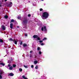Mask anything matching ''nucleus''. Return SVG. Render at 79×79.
<instances>
[{
    "label": "nucleus",
    "instance_id": "35",
    "mask_svg": "<svg viewBox=\"0 0 79 79\" xmlns=\"http://www.w3.org/2000/svg\"><path fill=\"white\" fill-rule=\"evenodd\" d=\"M28 17H30V16H31V15L30 14H29L28 15Z\"/></svg>",
    "mask_w": 79,
    "mask_h": 79
},
{
    "label": "nucleus",
    "instance_id": "38",
    "mask_svg": "<svg viewBox=\"0 0 79 79\" xmlns=\"http://www.w3.org/2000/svg\"><path fill=\"white\" fill-rule=\"evenodd\" d=\"M0 7L2 6L1 5H0Z\"/></svg>",
    "mask_w": 79,
    "mask_h": 79
},
{
    "label": "nucleus",
    "instance_id": "5",
    "mask_svg": "<svg viewBox=\"0 0 79 79\" xmlns=\"http://www.w3.org/2000/svg\"><path fill=\"white\" fill-rule=\"evenodd\" d=\"M44 31H47V29H46V27H45V26L44 27H42L41 30L42 31H44Z\"/></svg>",
    "mask_w": 79,
    "mask_h": 79
},
{
    "label": "nucleus",
    "instance_id": "22",
    "mask_svg": "<svg viewBox=\"0 0 79 79\" xmlns=\"http://www.w3.org/2000/svg\"><path fill=\"white\" fill-rule=\"evenodd\" d=\"M35 69H38V66L37 65H36L35 67Z\"/></svg>",
    "mask_w": 79,
    "mask_h": 79
},
{
    "label": "nucleus",
    "instance_id": "8",
    "mask_svg": "<svg viewBox=\"0 0 79 79\" xmlns=\"http://www.w3.org/2000/svg\"><path fill=\"white\" fill-rule=\"evenodd\" d=\"M13 23H11L10 24V28H11V29H12V28H13Z\"/></svg>",
    "mask_w": 79,
    "mask_h": 79
},
{
    "label": "nucleus",
    "instance_id": "39",
    "mask_svg": "<svg viewBox=\"0 0 79 79\" xmlns=\"http://www.w3.org/2000/svg\"><path fill=\"white\" fill-rule=\"evenodd\" d=\"M17 27L18 28H19V26H17Z\"/></svg>",
    "mask_w": 79,
    "mask_h": 79
},
{
    "label": "nucleus",
    "instance_id": "16",
    "mask_svg": "<svg viewBox=\"0 0 79 79\" xmlns=\"http://www.w3.org/2000/svg\"><path fill=\"white\" fill-rule=\"evenodd\" d=\"M0 64H1V65H3V66H5V64H4V63H0Z\"/></svg>",
    "mask_w": 79,
    "mask_h": 79
},
{
    "label": "nucleus",
    "instance_id": "34",
    "mask_svg": "<svg viewBox=\"0 0 79 79\" xmlns=\"http://www.w3.org/2000/svg\"><path fill=\"white\" fill-rule=\"evenodd\" d=\"M42 10H43V9L42 8L40 9V11H42Z\"/></svg>",
    "mask_w": 79,
    "mask_h": 79
},
{
    "label": "nucleus",
    "instance_id": "23",
    "mask_svg": "<svg viewBox=\"0 0 79 79\" xmlns=\"http://www.w3.org/2000/svg\"><path fill=\"white\" fill-rule=\"evenodd\" d=\"M4 18L6 19L8 18V16L6 15L4 16Z\"/></svg>",
    "mask_w": 79,
    "mask_h": 79
},
{
    "label": "nucleus",
    "instance_id": "19",
    "mask_svg": "<svg viewBox=\"0 0 79 79\" xmlns=\"http://www.w3.org/2000/svg\"><path fill=\"white\" fill-rule=\"evenodd\" d=\"M27 44H23V47H26L27 46Z\"/></svg>",
    "mask_w": 79,
    "mask_h": 79
},
{
    "label": "nucleus",
    "instance_id": "13",
    "mask_svg": "<svg viewBox=\"0 0 79 79\" xmlns=\"http://www.w3.org/2000/svg\"><path fill=\"white\" fill-rule=\"evenodd\" d=\"M3 73V71H2L0 72V74L1 75Z\"/></svg>",
    "mask_w": 79,
    "mask_h": 79
},
{
    "label": "nucleus",
    "instance_id": "40",
    "mask_svg": "<svg viewBox=\"0 0 79 79\" xmlns=\"http://www.w3.org/2000/svg\"><path fill=\"white\" fill-rule=\"evenodd\" d=\"M25 79H27V78H26Z\"/></svg>",
    "mask_w": 79,
    "mask_h": 79
},
{
    "label": "nucleus",
    "instance_id": "26",
    "mask_svg": "<svg viewBox=\"0 0 79 79\" xmlns=\"http://www.w3.org/2000/svg\"><path fill=\"white\" fill-rule=\"evenodd\" d=\"M41 53H42V52H41V51H40V52H39V54L40 55H41Z\"/></svg>",
    "mask_w": 79,
    "mask_h": 79
},
{
    "label": "nucleus",
    "instance_id": "10",
    "mask_svg": "<svg viewBox=\"0 0 79 79\" xmlns=\"http://www.w3.org/2000/svg\"><path fill=\"white\" fill-rule=\"evenodd\" d=\"M18 41H16V40H15L14 41L15 44H16V45H17V42H18Z\"/></svg>",
    "mask_w": 79,
    "mask_h": 79
},
{
    "label": "nucleus",
    "instance_id": "42",
    "mask_svg": "<svg viewBox=\"0 0 79 79\" xmlns=\"http://www.w3.org/2000/svg\"><path fill=\"white\" fill-rule=\"evenodd\" d=\"M11 60V61H13V60Z\"/></svg>",
    "mask_w": 79,
    "mask_h": 79
},
{
    "label": "nucleus",
    "instance_id": "27",
    "mask_svg": "<svg viewBox=\"0 0 79 79\" xmlns=\"http://www.w3.org/2000/svg\"><path fill=\"white\" fill-rule=\"evenodd\" d=\"M2 79V75H0V79Z\"/></svg>",
    "mask_w": 79,
    "mask_h": 79
},
{
    "label": "nucleus",
    "instance_id": "21",
    "mask_svg": "<svg viewBox=\"0 0 79 79\" xmlns=\"http://www.w3.org/2000/svg\"><path fill=\"white\" fill-rule=\"evenodd\" d=\"M22 77H23V78L24 79H25L26 78V77H25V76H24V75L22 76Z\"/></svg>",
    "mask_w": 79,
    "mask_h": 79
},
{
    "label": "nucleus",
    "instance_id": "31",
    "mask_svg": "<svg viewBox=\"0 0 79 79\" xmlns=\"http://www.w3.org/2000/svg\"><path fill=\"white\" fill-rule=\"evenodd\" d=\"M25 36H27V34H26V33H25Z\"/></svg>",
    "mask_w": 79,
    "mask_h": 79
},
{
    "label": "nucleus",
    "instance_id": "2",
    "mask_svg": "<svg viewBox=\"0 0 79 79\" xmlns=\"http://www.w3.org/2000/svg\"><path fill=\"white\" fill-rule=\"evenodd\" d=\"M27 19H25L22 22V24L23 25H26L27 24Z\"/></svg>",
    "mask_w": 79,
    "mask_h": 79
},
{
    "label": "nucleus",
    "instance_id": "1",
    "mask_svg": "<svg viewBox=\"0 0 79 79\" xmlns=\"http://www.w3.org/2000/svg\"><path fill=\"white\" fill-rule=\"evenodd\" d=\"M48 14L47 12H44L43 14V15L42 18L43 19H45L48 18Z\"/></svg>",
    "mask_w": 79,
    "mask_h": 79
},
{
    "label": "nucleus",
    "instance_id": "7",
    "mask_svg": "<svg viewBox=\"0 0 79 79\" xmlns=\"http://www.w3.org/2000/svg\"><path fill=\"white\" fill-rule=\"evenodd\" d=\"M2 28L3 29V30H5V27L3 25L2 26Z\"/></svg>",
    "mask_w": 79,
    "mask_h": 79
},
{
    "label": "nucleus",
    "instance_id": "32",
    "mask_svg": "<svg viewBox=\"0 0 79 79\" xmlns=\"http://www.w3.org/2000/svg\"><path fill=\"white\" fill-rule=\"evenodd\" d=\"M43 42V41L40 40L39 41V42H40V43H41V42Z\"/></svg>",
    "mask_w": 79,
    "mask_h": 79
},
{
    "label": "nucleus",
    "instance_id": "30",
    "mask_svg": "<svg viewBox=\"0 0 79 79\" xmlns=\"http://www.w3.org/2000/svg\"><path fill=\"white\" fill-rule=\"evenodd\" d=\"M40 47H38V48H37L38 50H40Z\"/></svg>",
    "mask_w": 79,
    "mask_h": 79
},
{
    "label": "nucleus",
    "instance_id": "12",
    "mask_svg": "<svg viewBox=\"0 0 79 79\" xmlns=\"http://www.w3.org/2000/svg\"><path fill=\"white\" fill-rule=\"evenodd\" d=\"M7 63H9V64H10V63H11V60H8Z\"/></svg>",
    "mask_w": 79,
    "mask_h": 79
},
{
    "label": "nucleus",
    "instance_id": "36",
    "mask_svg": "<svg viewBox=\"0 0 79 79\" xmlns=\"http://www.w3.org/2000/svg\"><path fill=\"white\" fill-rule=\"evenodd\" d=\"M41 45H44V44L43 43H42L41 44Z\"/></svg>",
    "mask_w": 79,
    "mask_h": 79
},
{
    "label": "nucleus",
    "instance_id": "17",
    "mask_svg": "<svg viewBox=\"0 0 79 79\" xmlns=\"http://www.w3.org/2000/svg\"><path fill=\"white\" fill-rule=\"evenodd\" d=\"M24 67L25 68H28V66H27V65H24Z\"/></svg>",
    "mask_w": 79,
    "mask_h": 79
},
{
    "label": "nucleus",
    "instance_id": "20",
    "mask_svg": "<svg viewBox=\"0 0 79 79\" xmlns=\"http://www.w3.org/2000/svg\"><path fill=\"white\" fill-rule=\"evenodd\" d=\"M0 42H3V41L2 39H0Z\"/></svg>",
    "mask_w": 79,
    "mask_h": 79
},
{
    "label": "nucleus",
    "instance_id": "41",
    "mask_svg": "<svg viewBox=\"0 0 79 79\" xmlns=\"http://www.w3.org/2000/svg\"><path fill=\"white\" fill-rule=\"evenodd\" d=\"M42 0V1H43L44 0Z\"/></svg>",
    "mask_w": 79,
    "mask_h": 79
},
{
    "label": "nucleus",
    "instance_id": "29",
    "mask_svg": "<svg viewBox=\"0 0 79 79\" xmlns=\"http://www.w3.org/2000/svg\"><path fill=\"white\" fill-rule=\"evenodd\" d=\"M9 40H10L11 41H13V40L11 38H10L9 39Z\"/></svg>",
    "mask_w": 79,
    "mask_h": 79
},
{
    "label": "nucleus",
    "instance_id": "4",
    "mask_svg": "<svg viewBox=\"0 0 79 79\" xmlns=\"http://www.w3.org/2000/svg\"><path fill=\"white\" fill-rule=\"evenodd\" d=\"M8 67H9V69L10 70H12V69H13V67L10 64H8V65L7 67V68H8Z\"/></svg>",
    "mask_w": 79,
    "mask_h": 79
},
{
    "label": "nucleus",
    "instance_id": "28",
    "mask_svg": "<svg viewBox=\"0 0 79 79\" xmlns=\"http://www.w3.org/2000/svg\"><path fill=\"white\" fill-rule=\"evenodd\" d=\"M22 44H23V42H21L20 43V45H22Z\"/></svg>",
    "mask_w": 79,
    "mask_h": 79
},
{
    "label": "nucleus",
    "instance_id": "14",
    "mask_svg": "<svg viewBox=\"0 0 79 79\" xmlns=\"http://www.w3.org/2000/svg\"><path fill=\"white\" fill-rule=\"evenodd\" d=\"M19 16L18 17V19H21V15H19Z\"/></svg>",
    "mask_w": 79,
    "mask_h": 79
},
{
    "label": "nucleus",
    "instance_id": "25",
    "mask_svg": "<svg viewBox=\"0 0 79 79\" xmlns=\"http://www.w3.org/2000/svg\"><path fill=\"white\" fill-rule=\"evenodd\" d=\"M16 65L15 64H13V67H14V68H15V67H16Z\"/></svg>",
    "mask_w": 79,
    "mask_h": 79
},
{
    "label": "nucleus",
    "instance_id": "15",
    "mask_svg": "<svg viewBox=\"0 0 79 79\" xmlns=\"http://www.w3.org/2000/svg\"><path fill=\"white\" fill-rule=\"evenodd\" d=\"M10 22H11V23H13L15 22V20L13 19H12L11 20Z\"/></svg>",
    "mask_w": 79,
    "mask_h": 79
},
{
    "label": "nucleus",
    "instance_id": "11",
    "mask_svg": "<svg viewBox=\"0 0 79 79\" xmlns=\"http://www.w3.org/2000/svg\"><path fill=\"white\" fill-rule=\"evenodd\" d=\"M37 63H38V61H37V60H35L34 61V63L35 64H37Z\"/></svg>",
    "mask_w": 79,
    "mask_h": 79
},
{
    "label": "nucleus",
    "instance_id": "18",
    "mask_svg": "<svg viewBox=\"0 0 79 79\" xmlns=\"http://www.w3.org/2000/svg\"><path fill=\"white\" fill-rule=\"evenodd\" d=\"M19 71L20 72H21V71H23V69H22L21 68H20V69H19Z\"/></svg>",
    "mask_w": 79,
    "mask_h": 79
},
{
    "label": "nucleus",
    "instance_id": "33",
    "mask_svg": "<svg viewBox=\"0 0 79 79\" xmlns=\"http://www.w3.org/2000/svg\"><path fill=\"white\" fill-rule=\"evenodd\" d=\"M31 67L32 68H34V65H31Z\"/></svg>",
    "mask_w": 79,
    "mask_h": 79
},
{
    "label": "nucleus",
    "instance_id": "3",
    "mask_svg": "<svg viewBox=\"0 0 79 79\" xmlns=\"http://www.w3.org/2000/svg\"><path fill=\"white\" fill-rule=\"evenodd\" d=\"M33 38L34 39H36L37 38L38 40H40V39L39 37V36L37 35H34L33 36Z\"/></svg>",
    "mask_w": 79,
    "mask_h": 79
},
{
    "label": "nucleus",
    "instance_id": "37",
    "mask_svg": "<svg viewBox=\"0 0 79 79\" xmlns=\"http://www.w3.org/2000/svg\"><path fill=\"white\" fill-rule=\"evenodd\" d=\"M32 51H30V53H32Z\"/></svg>",
    "mask_w": 79,
    "mask_h": 79
},
{
    "label": "nucleus",
    "instance_id": "24",
    "mask_svg": "<svg viewBox=\"0 0 79 79\" xmlns=\"http://www.w3.org/2000/svg\"><path fill=\"white\" fill-rule=\"evenodd\" d=\"M47 40V38H44V39L43 40Z\"/></svg>",
    "mask_w": 79,
    "mask_h": 79
},
{
    "label": "nucleus",
    "instance_id": "9",
    "mask_svg": "<svg viewBox=\"0 0 79 79\" xmlns=\"http://www.w3.org/2000/svg\"><path fill=\"white\" fill-rule=\"evenodd\" d=\"M9 75L10 76H14V74L12 73H10Z\"/></svg>",
    "mask_w": 79,
    "mask_h": 79
},
{
    "label": "nucleus",
    "instance_id": "6",
    "mask_svg": "<svg viewBox=\"0 0 79 79\" xmlns=\"http://www.w3.org/2000/svg\"><path fill=\"white\" fill-rule=\"evenodd\" d=\"M12 2H10L9 4L8 5V6L9 7H11V6H12Z\"/></svg>",
    "mask_w": 79,
    "mask_h": 79
}]
</instances>
